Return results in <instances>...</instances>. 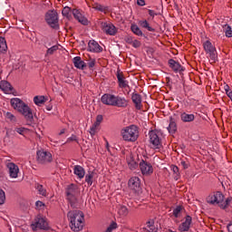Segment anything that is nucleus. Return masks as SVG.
I'll return each instance as SVG.
<instances>
[{"instance_id": "f257e3e1", "label": "nucleus", "mask_w": 232, "mask_h": 232, "mask_svg": "<svg viewBox=\"0 0 232 232\" xmlns=\"http://www.w3.org/2000/svg\"><path fill=\"white\" fill-rule=\"evenodd\" d=\"M11 106L12 108H14V110H17V111L24 117V120L27 122V126H32V124H35V121L34 120V112L32 111V109L21 99H11Z\"/></svg>"}, {"instance_id": "f03ea898", "label": "nucleus", "mask_w": 232, "mask_h": 232, "mask_svg": "<svg viewBox=\"0 0 232 232\" xmlns=\"http://www.w3.org/2000/svg\"><path fill=\"white\" fill-rule=\"evenodd\" d=\"M72 231H82L84 227V213L81 210H71L67 213Z\"/></svg>"}, {"instance_id": "7ed1b4c3", "label": "nucleus", "mask_w": 232, "mask_h": 232, "mask_svg": "<svg viewBox=\"0 0 232 232\" xmlns=\"http://www.w3.org/2000/svg\"><path fill=\"white\" fill-rule=\"evenodd\" d=\"M101 101L106 106H116V108H128V100L126 98L114 95L111 93H105L102 96Z\"/></svg>"}, {"instance_id": "20e7f679", "label": "nucleus", "mask_w": 232, "mask_h": 232, "mask_svg": "<svg viewBox=\"0 0 232 232\" xmlns=\"http://www.w3.org/2000/svg\"><path fill=\"white\" fill-rule=\"evenodd\" d=\"M232 198L229 197L224 201V194L220 191L214 192L207 198L208 204L212 206H218L221 209H227L231 204Z\"/></svg>"}, {"instance_id": "39448f33", "label": "nucleus", "mask_w": 232, "mask_h": 232, "mask_svg": "<svg viewBox=\"0 0 232 232\" xmlns=\"http://www.w3.org/2000/svg\"><path fill=\"white\" fill-rule=\"evenodd\" d=\"M121 137L126 142H135L139 139V127L130 125L121 130Z\"/></svg>"}, {"instance_id": "423d86ee", "label": "nucleus", "mask_w": 232, "mask_h": 232, "mask_svg": "<svg viewBox=\"0 0 232 232\" xmlns=\"http://www.w3.org/2000/svg\"><path fill=\"white\" fill-rule=\"evenodd\" d=\"M65 195L71 208H75L77 204V195H79V187L73 183L68 185L65 188Z\"/></svg>"}, {"instance_id": "0eeeda50", "label": "nucleus", "mask_w": 232, "mask_h": 232, "mask_svg": "<svg viewBox=\"0 0 232 232\" xmlns=\"http://www.w3.org/2000/svg\"><path fill=\"white\" fill-rule=\"evenodd\" d=\"M150 143L154 150H160L162 148V138H160V132L157 130H150L149 132Z\"/></svg>"}, {"instance_id": "6e6552de", "label": "nucleus", "mask_w": 232, "mask_h": 232, "mask_svg": "<svg viewBox=\"0 0 232 232\" xmlns=\"http://www.w3.org/2000/svg\"><path fill=\"white\" fill-rule=\"evenodd\" d=\"M45 21L51 28L59 27V14L55 11H48L45 14Z\"/></svg>"}, {"instance_id": "1a4fd4ad", "label": "nucleus", "mask_w": 232, "mask_h": 232, "mask_svg": "<svg viewBox=\"0 0 232 232\" xmlns=\"http://www.w3.org/2000/svg\"><path fill=\"white\" fill-rule=\"evenodd\" d=\"M33 231H37V229H48V221H46L45 218L41 215H38L34 223L31 225Z\"/></svg>"}, {"instance_id": "9d476101", "label": "nucleus", "mask_w": 232, "mask_h": 232, "mask_svg": "<svg viewBox=\"0 0 232 232\" xmlns=\"http://www.w3.org/2000/svg\"><path fill=\"white\" fill-rule=\"evenodd\" d=\"M203 48L206 52V53H208L209 58L212 60L213 63H217V48L209 42V40H207L203 44Z\"/></svg>"}, {"instance_id": "9b49d317", "label": "nucleus", "mask_w": 232, "mask_h": 232, "mask_svg": "<svg viewBox=\"0 0 232 232\" xmlns=\"http://www.w3.org/2000/svg\"><path fill=\"white\" fill-rule=\"evenodd\" d=\"M37 155V162L39 164H48V162H52V153L46 151V150H38L36 152Z\"/></svg>"}, {"instance_id": "f8f14e48", "label": "nucleus", "mask_w": 232, "mask_h": 232, "mask_svg": "<svg viewBox=\"0 0 232 232\" xmlns=\"http://www.w3.org/2000/svg\"><path fill=\"white\" fill-rule=\"evenodd\" d=\"M128 186L133 193L139 195L140 193V179L139 177H132L129 179Z\"/></svg>"}, {"instance_id": "ddd939ff", "label": "nucleus", "mask_w": 232, "mask_h": 232, "mask_svg": "<svg viewBox=\"0 0 232 232\" xmlns=\"http://www.w3.org/2000/svg\"><path fill=\"white\" fill-rule=\"evenodd\" d=\"M6 168L11 179H17V177H19V166H17L15 163L9 162L6 164Z\"/></svg>"}, {"instance_id": "4468645a", "label": "nucleus", "mask_w": 232, "mask_h": 232, "mask_svg": "<svg viewBox=\"0 0 232 232\" xmlns=\"http://www.w3.org/2000/svg\"><path fill=\"white\" fill-rule=\"evenodd\" d=\"M140 169L142 175H151V173H153V166L145 160H141L140 162Z\"/></svg>"}, {"instance_id": "2eb2a0df", "label": "nucleus", "mask_w": 232, "mask_h": 232, "mask_svg": "<svg viewBox=\"0 0 232 232\" xmlns=\"http://www.w3.org/2000/svg\"><path fill=\"white\" fill-rule=\"evenodd\" d=\"M72 14L78 23H81V24H83L84 26L88 25V19L81 14L79 9H72Z\"/></svg>"}, {"instance_id": "dca6fc26", "label": "nucleus", "mask_w": 232, "mask_h": 232, "mask_svg": "<svg viewBox=\"0 0 232 232\" xmlns=\"http://www.w3.org/2000/svg\"><path fill=\"white\" fill-rule=\"evenodd\" d=\"M44 44L45 48H47V51L45 53V57H49V55H53L57 50H59V45H53L52 43L48 41V38H44ZM48 46H52L48 48Z\"/></svg>"}, {"instance_id": "f3484780", "label": "nucleus", "mask_w": 232, "mask_h": 232, "mask_svg": "<svg viewBox=\"0 0 232 232\" xmlns=\"http://www.w3.org/2000/svg\"><path fill=\"white\" fill-rule=\"evenodd\" d=\"M116 77L118 79V84L120 88H130L128 81L126 80V77H124V73L121 72L120 69L117 71Z\"/></svg>"}, {"instance_id": "a211bd4d", "label": "nucleus", "mask_w": 232, "mask_h": 232, "mask_svg": "<svg viewBox=\"0 0 232 232\" xmlns=\"http://www.w3.org/2000/svg\"><path fill=\"white\" fill-rule=\"evenodd\" d=\"M88 51L92 52V53H101V52H102V46H101L95 40H91L88 43Z\"/></svg>"}, {"instance_id": "6ab92c4d", "label": "nucleus", "mask_w": 232, "mask_h": 232, "mask_svg": "<svg viewBox=\"0 0 232 232\" xmlns=\"http://www.w3.org/2000/svg\"><path fill=\"white\" fill-rule=\"evenodd\" d=\"M169 66L172 69V71H174L175 73H181V72H184L185 70L184 67H182V65L180 64V63L173 59L169 60Z\"/></svg>"}, {"instance_id": "aec40b11", "label": "nucleus", "mask_w": 232, "mask_h": 232, "mask_svg": "<svg viewBox=\"0 0 232 232\" xmlns=\"http://www.w3.org/2000/svg\"><path fill=\"white\" fill-rule=\"evenodd\" d=\"M131 101L136 110H142V96L137 92H133L131 95Z\"/></svg>"}, {"instance_id": "412c9836", "label": "nucleus", "mask_w": 232, "mask_h": 232, "mask_svg": "<svg viewBox=\"0 0 232 232\" xmlns=\"http://www.w3.org/2000/svg\"><path fill=\"white\" fill-rule=\"evenodd\" d=\"M193 218H191V216L188 215L185 218V221L183 223H181V225H179V229L181 232H187L189 231V227H191V222H192Z\"/></svg>"}, {"instance_id": "4be33fe9", "label": "nucleus", "mask_w": 232, "mask_h": 232, "mask_svg": "<svg viewBox=\"0 0 232 232\" xmlns=\"http://www.w3.org/2000/svg\"><path fill=\"white\" fill-rule=\"evenodd\" d=\"M102 31L107 34V35H115V34H117V27L111 23H105L102 24Z\"/></svg>"}, {"instance_id": "5701e85b", "label": "nucleus", "mask_w": 232, "mask_h": 232, "mask_svg": "<svg viewBox=\"0 0 232 232\" xmlns=\"http://www.w3.org/2000/svg\"><path fill=\"white\" fill-rule=\"evenodd\" d=\"M73 65L75 68H78V70H84V68H86V63H84V61H82V59L81 58V56H76L73 58Z\"/></svg>"}, {"instance_id": "b1692460", "label": "nucleus", "mask_w": 232, "mask_h": 232, "mask_svg": "<svg viewBox=\"0 0 232 232\" xmlns=\"http://www.w3.org/2000/svg\"><path fill=\"white\" fill-rule=\"evenodd\" d=\"M0 90L4 92L5 93H12L14 91V87H12V84L6 81H2L0 82Z\"/></svg>"}, {"instance_id": "393cba45", "label": "nucleus", "mask_w": 232, "mask_h": 232, "mask_svg": "<svg viewBox=\"0 0 232 232\" xmlns=\"http://www.w3.org/2000/svg\"><path fill=\"white\" fill-rule=\"evenodd\" d=\"M168 131L169 133H171V135H174V133H177V120L172 116L169 117V124L168 127Z\"/></svg>"}, {"instance_id": "a878e982", "label": "nucleus", "mask_w": 232, "mask_h": 232, "mask_svg": "<svg viewBox=\"0 0 232 232\" xmlns=\"http://www.w3.org/2000/svg\"><path fill=\"white\" fill-rule=\"evenodd\" d=\"M73 173L74 175H77L78 179H84V175H86V170H84L82 166L75 165L73 168Z\"/></svg>"}, {"instance_id": "bb28decb", "label": "nucleus", "mask_w": 232, "mask_h": 232, "mask_svg": "<svg viewBox=\"0 0 232 232\" xmlns=\"http://www.w3.org/2000/svg\"><path fill=\"white\" fill-rule=\"evenodd\" d=\"M146 226L148 227V232H159V227L155 226V219L150 218L146 222Z\"/></svg>"}, {"instance_id": "cd10ccee", "label": "nucleus", "mask_w": 232, "mask_h": 232, "mask_svg": "<svg viewBox=\"0 0 232 232\" xmlns=\"http://www.w3.org/2000/svg\"><path fill=\"white\" fill-rule=\"evenodd\" d=\"M180 120L182 122H193V121H195V114H188L187 112H182L180 114Z\"/></svg>"}, {"instance_id": "c85d7f7f", "label": "nucleus", "mask_w": 232, "mask_h": 232, "mask_svg": "<svg viewBox=\"0 0 232 232\" xmlns=\"http://www.w3.org/2000/svg\"><path fill=\"white\" fill-rule=\"evenodd\" d=\"M139 24L141 28L148 30V32H155V28L150 25V23L148 22V20H141L139 22Z\"/></svg>"}, {"instance_id": "c756f323", "label": "nucleus", "mask_w": 232, "mask_h": 232, "mask_svg": "<svg viewBox=\"0 0 232 232\" xmlns=\"http://www.w3.org/2000/svg\"><path fill=\"white\" fill-rule=\"evenodd\" d=\"M8 50V45L6 44V39L0 36V53H5Z\"/></svg>"}, {"instance_id": "7c9ffc66", "label": "nucleus", "mask_w": 232, "mask_h": 232, "mask_svg": "<svg viewBox=\"0 0 232 232\" xmlns=\"http://www.w3.org/2000/svg\"><path fill=\"white\" fill-rule=\"evenodd\" d=\"M95 177V172L93 171H89L85 175V182L88 184V186H92L93 184V178Z\"/></svg>"}, {"instance_id": "2f4dec72", "label": "nucleus", "mask_w": 232, "mask_h": 232, "mask_svg": "<svg viewBox=\"0 0 232 232\" xmlns=\"http://www.w3.org/2000/svg\"><path fill=\"white\" fill-rule=\"evenodd\" d=\"M130 30L132 33H134L135 35H138V37H142V35H144L142 30H140L137 24H131Z\"/></svg>"}, {"instance_id": "473e14b6", "label": "nucleus", "mask_w": 232, "mask_h": 232, "mask_svg": "<svg viewBox=\"0 0 232 232\" xmlns=\"http://www.w3.org/2000/svg\"><path fill=\"white\" fill-rule=\"evenodd\" d=\"M128 213H130V211L128 210V208L126 206L121 205L119 207L118 214L120 215V217H128Z\"/></svg>"}, {"instance_id": "72a5a7b5", "label": "nucleus", "mask_w": 232, "mask_h": 232, "mask_svg": "<svg viewBox=\"0 0 232 232\" xmlns=\"http://www.w3.org/2000/svg\"><path fill=\"white\" fill-rule=\"evenodd\" d=\"M223 32L225 33L226 37H232V30L229 24H226L222 25Z\"/></svg>"}, {"instance_id": "f704fd0d", "label": "nucleus", "mask_w": 232, "mask_h": 232, "mask_svg": "<svg viewBox=\"0 0 232 232\" xmlns=\"http://www.w3.org/2000/svg\"><path fill=\"white\" fill-rule=\"evenodd\" d=\"M35 189H37L39 195H42L43 197H46V188H44L43 185L37 183L35 185Z\"/></svg>"}, {"instance_id": "c9c22d12", "label": "nucleus", "mask_w": 232, "mask_h": 232, "mask_svg": "<svg viewBox=\"0 0 232 232\" xmlns=\"http://www.w3.org/2000/svg\"><path fill=\"white\" fill-rule=\"evenodd\" d=\"M170 169L171 171H173L174 173V179L175 180H177L178 179H179L180 177V172L179 171V167L175 166V165H171L170 166Z\"/></svg>"}, {"instance_id": "e433bc0d", "label": "nucleus", "mask_w": 232, "mask_h": 232, "mask_svg": "<svg viewBox=\"0 0 232 232\" xmlns=\"http://www.w3.org/2000/svg\"><path fill=\"white\" fill-rule=\"evenodd\" d=\"M34 102L36 106H41V104H44V96H35L34 98Z\"/></svg>"}, {"instance_id": "4c0bfd02", "label": "nucleus", "mask_w": 232, "mask_h": 232, "mask_svg": "<svg viewBox=\"0 0 232 232\" xmlns=\"http://www.w3.org/2000/svg\"><path fill=\"white\" fill-rule=\"evenodd\" d=\"M182 211V206H178L173 209V215L175 218H179L180 217V213Z\"/></svg>"}, {"instance_id": "58836bf2", "label": "nucleus", "mask_w": 232, "mask_h": 232, "mask_svg": "<svg viewBox=\"0 0 232 232\" xmlns=\"http://www.w3.org/2000/svg\"><path fill=\"white\" fill-rule=\"evenodd\" d=\"M14 131H16V133H19V135H24V133L28 131V129L24 127H16L14 129Z\"/></svg>"}, {"instance_id": "ea45409f", "label": "nucleus", "mask_w": 232, "mask_h": 232, "mask_svg": "<svg viewBox=\"0 0 232 232\" xmlns=\"http://www.w3.org/2000/svg\"><path fill=\"white\" fill-rule=\"evenodd\" d=\"M99 125H97V123H93L92 126L90 128L89 133L90 135H92V137H93V135H95V133H97V128Z\"/></svg>"}, {"instance_id": "a19ab883", "label": "nucleus", "mask_w": 232, "mask_h": 232, "mask_svg": "<svg viewBox=\"0 0 232 232\" xmlns=\"http://www.w3.org/2000/svg\"><path fill=\"white\" fill-rule=\"evenodd\" d=\"M72 12V9L70 7H64L62 11V14L64 17L70 18V13Z\"/></svg>"}, {"instance_id": "79ce46f5", "label": "nucleus", "mask_w": 232, "mask_h": 232, "mask_svg": "<svg viewBox=\"0 0 232 232\" xmlns=\"http://www.w3.org/2000/svg\"><path fill=\"white\" fill-rule=\"evenodd\" d=\"M5 118L8 119V121H11V122H15L17 121L15 115L12 114V112H6Z\"/></svg>"}, {"instance_id": "37998d69", "label": "nucleus", "mask_w": 232, "mask_h": 232, "mask_svg": "<svg viewBox=\"0 0 232 232\" xmlns=\"http://www.w3.org/2000/svg\"><path fill=\"white\" fill-rule=\"evenodd\" d=\"M6 200V196L5 195V190L0 188V206L5 204Z\"/></svg>"}, {"instance_id": "c03bdc74", "label": "nucleus", "mask_w": 232, "mask_h": 232, "mask_svg": "<svg viewBox=\"0 0 232 232\" xmlns=\"http://www.w3.org/2000/svg\"><path fill=\"white\" fill-rule=\"evenodd\" d=\"M128 165L130 169H137V167L139 166V164H137L136 161L133 160H131L130 161H128Z\"/></svg>"}, {"instance_id": "a18cd8bd", "label": "nucleus", "mask_w": 232, "mask_h": 232, "mask_svg": "<svg viewBox=\"0 0 232 232\" xmlns=\"http://www.w3.org/2000/svg\"><path fill=\"white\" fill-rule=\"evenodd\" d=\"M95 63H96L95 58H90V60H89V62H88V63H87L88 68H89L90 70H92V68H94V67H95Z\"/></svg>"}, {"instance_id": "49530a36", "label": "nucleus", "mask_w": 232, "mask_h": 232, "mask_svg": "<svg viewBox=\"0 0 232 232\" xmlns=\"http://www.w3.org/2000/svg\"><path fill=\"white\" fill-rule=\"evenodd\" d=\"M96 10H98L99 12H104V14H106V12H108V7L99 5L96 6Z\"/></svg>"}, {"instance_id": "de8ad7c7", "label": "nucleus", "mask_w": 232, "mask_h": 232, "mask_svg": "<svg viewBox=\"0 0 232 232\" xmlns=\"http://www.w3.org/2000/svg\"><path fill=\"white\" fill-rule=\"evenodd\" d=\"M180 164L183 168V169H188L189 168V161L181 160Z\"/></svg>"}, {"instance_id": "09e8293b", "label": "nucleus", "mask_w": 232, "mask_h": 232, "mask_svg": "<svg viewBox=\"0 0 232 232\" xmlns=\"http://www.w3.org/2000/svg\"><path fill=\"white\" fill-rule=\"evenodd\" d=\"M102 115H98L96 117V121L94 122V124L98 125V126H101V122H102Z\"/></svg>"}, {"instance_id": "8fccbe9b", "label": "nucleus", "mask_w": 232, "mask_h": 232, "mask_svg": "<svg viewBox=\"0 0 232 232\" xmlns=\"http://www.w3.org/2000/svg\"><path fill=\"white\" fill-rule=\"evenodd\" d=\"M132 46H133V48H140V41H139V40H134V41L132 42Z\"/></svg>"}, {"instance_id": "3c124183", "label": "nucleus", "mask_w": 232, "mask_h": 232, "mask_svg": "<svg viewBox=\"0 0 232 232\" xmlns=\"http://www.w3.org/2000/svg\"><path fill=\"white\" fill-rule=\"evenodd\" d=\"M35 206L38 209H41L42 208H44V203H43V201H36L35 202Z\"/></svg>"}, {"instance_id": "603ef678", "label": "nucleus", "mask_w": 232, "mask_h": 232, "mask_svg": "<svg viewBox=\"0 0 232 232\" xmlns=\"http://www.w3.org/2000/svg\"><path fill=\"white\" fill-rule=\"evenodd\" d=\"M149 15H150V17H155V15H159V14H157L155 11L149 9L148 10Z\"/></svg>"}, {"instance_id": "864d4df0", "label": "nucleus", "mask_w": 232, "mask_h": 232, "mask_svg": "<svg viewBox=\"0 0 232 232\" xmlns=\"http://www.w3.org/2000/svg\"><path fill=\"white\" fill-rule=\"evenodd\" d=\"M73 140L77 141V136L72 135L70 138H68L67 142H73Z\"/></svg>"}, {"instance_id": "5fc2aeb1", "label": "nucleus", "mask_w": 232, "mask_h": 232, "mask_svg": "<svg viewBox=\"0 0 232 232\" xmlns=\"http://www.w3.org/2000/svg\"><path fill=\"white\" fill-rule=\"evenodd\" d=\"M137 5H138V6H145L146 5V1L137 0Z\"/></svg>"}, {"instance_id": "6e6d98bb", "label": "nucleus", "mask_w": 232, "mask_h": 232, "mask_svg": "<svg viewBox=\"0 0 232 232\" xmlns=\"http://www.w3.org/2000/svg\"><path fill=\"white\" fill-rule=\"evenodd\" d=\"M225 92H226V93H227V95L228 96V93H232V92L231 91H229V85H225Z\"/></svg>"}, {"instance_id": "4d7b16f0", "label": "nucleus", "mask_w": 232, "mask_h": 232, "mask_svg": "<svg viewBox=\"0 0 232 232\" xmlns=\"http://www.w3.org/2000/svg\"><path fill=\"white\" fill-rule=\"evenodd\" d=\"M227 231L232 232V221L227 225Z\"/></svg>"}, {"instance_id": "13d9d810", "label": "nucleus", "mask_w": 232, "mask_h": 232, "mask_svg": "<svg viewBox=\"0 0 232 232\" xmlns=\"http://www.w3.org/2000/svg\"><path fill=\"white\" fill-rule=\"evenodd\" d=\"M106 149L108 150V151H110V143L108 142V140H106Z\"/></svg>"}, {"instance_id": "bf43d9fd", "label": "nucleus", "mask_w": 232, "mask_h": 232, "mask_svg": "<svg viewBox=\"0 0 232 232\" xmlns=\"http://www.w3.org/2000/svg\"><path fill=\"white\" fill-rule=\"evenodd\" d=\"M65 131H66V130L63 129V130L60 131L59 135H63V133H65Z\"/></svg>"}, {"instance_id": "052dcab7", "label": "nucleus", "mask_w": 232, "mask_h": 232, "mask_svg": "<svg viewBox=\"0 0 232 232\" xmlns=\"http://www.w3.org/2000/svg\"><path fill=\"white\" fill-rule=\"evenodd\" d=\"M228 98H229L230 101L232 102V92H228Z\"/></svg>"}]
</instances>
